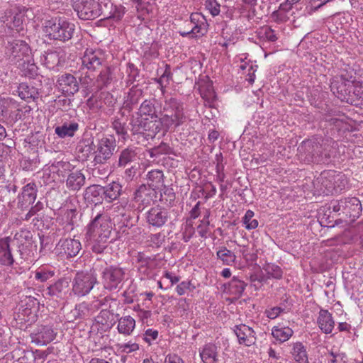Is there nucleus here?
Masks as SVG:
<instances>
[{
  "label": "nucleus",
  "mask_w": 363,
  "mask_h": 363,
  "mask_svg": "<svg viewBox=\"0 0 363 363\" xmlns=\"http://www.w3.org/2000/svg\"><path fill=\"white\" fill-rule=\"evenodd\" d=\"M186 120L183 104L175 98H170L164 101L163 113L160 118V123L164 132L174 129Z\"/></svg>",
  "instance_id": "nucleus-1"
},
{
  "label": "nucleus",
  "mask_w": 363,
  "mask_h": 363,
  "mask_svg": "<svg viewBox=\"0 0 363 363\" xmlns=\"http://www.w3.org/2000/svg\"><path fill=\"white\" fill-rule=\"evenodd\" d=\"M43 32L49 40L66 42L74 32V25L61 18H51L43 23Z\"/></svg>",
  "instance_id": "nucleus-2"
},
{
  "label": "nucleus",
  "mask_w": 363,
  "mask_h": 363,
  "mask_svg": "<svg viewBox=\"0 0 363 363\" xmlns=\"http://www.w3.org/2000/svg\"><path fill=\"white\" fill-rule=\"evenodd\" d=\"M298 152L304 155L308 162L320 163L328 162L330 153L326 150L325 145L316 138L303 140L298 147Z\"/></svg>",
  "instance_id": "nucleus-3"
},
{
  "label": "nucleus",
  "mask_w": 363,
  "mask_h": 363,
  "mask_svg": "<svg viewBox=\"0 0 363 363\" xmlns=\"http://www.w3.org/2000/svg\"><path fill=\"white\" fill-rule=\"evenodd\" d=\"M32 234L29 230H21L16 233L13 238L9 236L0 237V264L5 266H11L14 262L13 256L11 252V245H23V240H30Z\"/></svg>",
  "instance_id": "nucleus-4"
},
{
  "label": "nucleus",
  "mask_w": 363,
  "mask_h": 363,
  "mask_svg": "<svg viewBox=\"0 0 363 363\" xmlns=\"http://www.w3.org/2000/svg\"><path fill=\"white\" fill-rule=\"evenodd\" d=\"M31 50L26 41L19 39H11L6 45V55L9 60L18 66L25 67L26 60L30 58Z\"/></svg>",
  "instance_id": "nucleus-5"
},
{
  "label": "nucleus",
  "mask_w": 363,
  "mask_h": 363,
  "mask_svg": "<svg viewBox=\"0 0 363 363\" xmlns=\"http://www.w3.org/2000/svg\"><path fill=\"white\" fill-rule=\"evenodd\" d=\"M330 208L339 215H345L352 220L359 218L362 213V204L357 197H346L331 201Z\"/></svg>",
  "instance_id": "nucleus-6"
},
{
  "label": "nucleus",
  "mask_w": 363,
  "mask_h": 363,
  "mask_svg": "<svg viewBox=\"0 0 363 363\" xmlns=\"http://www.w3.org/2000/svg\"><path fill=\"white\" fill-rule=\"evenodd\" d=\"M96 283L97 278L94 272H78L72 282V292L76 296H84L91 291Z\"/></svg>",
  "instance_id": "nucleus-7"
},
{
  "label": "nucleus",
  "mask_w": 363,
  "mask_h": 363,
  "mask_svg": "<svg viewBox=\"0 0 363 363\" xmlns=\"http://www.w3.org/2000/svg\"><path fill=\"white\" fill-rule=\"evenodd\" d=\"M72 7L82 20H93L102 15L101 5L96 0H74Z\"/></svg>",
  "instance_id": "nucleus-8"
},
{
  "label": "nucleus",
  "mask_w": 363,
  "mask_h": 363,
  "mask_svg": "<svg viewBox=\"0 0 363 363\" xmlns=\"http://www.w3.org/2000/svg\"><path fill=\"white\" fill-rule=\"evenodd\" d=\"M116 148V142L113 136L104 137L100 139L94 151L93 163L96 164H104L113 155Z\"/></svg>",
  "instance_id": "nucleus-9"
},
{
  "label": "nucleus",
  "mask_w": 363,
  "mask_h": 363,
  "mask_svg": "<svg viewBox=\"0 0 363 363\" xmlns=\"http://www.w3.org/2000/svg\"><path fill=\"white\" fill-rule=\"evenodd\" d=\"M123 269L117 266L106 267L101 274L102 283L104 288L108 291L116 289L124 279Z\"/></svg>",
  "instance_id": "nucleus-10"
},
{
  "label": "nucleus",
  "mask_w": 363,
  "mask_h": 363,
  "mask_svg": "<svg viewBox=\"0 0 363 363\" xmlns=\"http://www.w3.org/2000/svg\"><path fill=\"white\" fill-rule=\"evenodd\" d=\"M157 191L151 186L140 185L134 193L133 201L138 204L137 209L143 211L157 199Z\"/></svg>",
  "instance_id": "nucleus-11"
},
{
  "label": "nucleus",
  "mask_w": 363,
  "mask_h": 363,
  "mask_svg": "<svg viewBox=\"0 0 363 363\" xmlns=\"http://www.w3.org/2000/svg\"><path fill=\"white\" fill-rule=\"evenodd\" d=\"M82 66L91 72L106 65L104 54L100 50L86 49L82 57Z\"/></svg>",
  "instance_id": "nucleus-12"
},
{
  "label": "nucleus",
  "mask_w": 363,
  "mask_h": 363,
  "mask_svg": "<svg viewBox=\"0 0 363 363\" xmlns=\"http://www.w3.org/2000/svg\"><path fill=\"white\" fill-rule=\"evenodd\" d=\"M87 235L105 236L110 238L111 225L110 221L101 214H98L87 227Z\"/></svg>",
  "instance_id": "nucleus-13"
},
{
  "label": "nucleus",
  "mask_w": 363,
  "mask_h": 363,
  "mask_svg": "<svg viewBox=\"0 0 363 363\" xmlns=\"http://www.w3.org/2000/svg\"><path fill=\"white\" fill-rule=\"evenodd\" d=\"M115 208L118 209L117 211L118 214L116 216L114 220L117 222L119 230L123 233L128 234L126 230L135 226L138 216L135 218V213L134 211L130 209H125L120 206H117Z\"/></svg>",
  "instance_id": "nucleus-14"
},
{
  "label": "nucleus",
  "mask_w": 363,
  "mask_h": 363,
  "mask_svg": "<svg viewBox=\"0 0 363 363\" xmlns=\"http://www.w3.org/2000/svg\"><path fill=\"white\" fill-rule=\"evenodd\" d=\"M57 89L67 96H74L79 90V82L70 73H62L57 79Z\"/></svg>",
  "instance_id": "nucleus-15"
},
{
  "label": "nucleus",
  "mask_w": 363,
  "mask_h": 363,
  "mask_svg": "<svg viewBox=\"0 0 363 363\" xmlns=\"http://www.w3.org/2000/svg\"><path fill=\"white\" fill-rule=\"evenodd\" d=\"M37 186L34 182L28 183L23 186L22 192L18 196L17 207L26 210L33 204L36 199Z\"/></svg>",
  "instance_id": "nucleus-16"
},
{
  "label": "nucleus",
  "mask_w": 363,
  "mask_h": 363,
  "mask_svg": "<svg viewBox=\"0 0 363 363\" xmlns=\"http://www.w3.org/2000/svg\"><path fill=\"white\" fill-rule=\"evenodd\" d=\"M57 333L49 326L41 325L36 328L30 334L32 342L37 345H45L52 342Z\"/></svg>",
  "instance_id": "nucleus-17"
},
{
  "label": "nucleus",
  "mask_w": 363,
  "mask_h": 363,
  "mask_svg": "<svg viewBox=\"0 0 363 363\" xmlns=\"http://www.w3.org/2000/svg\"><path fill=\"white\" fill-rule=\"evenodd\" d=\"M233 332L238 337L240 345L250 347L256 343L255 332L248 325L245 324L237 325L234 327Z\"/></svg>",
  "instance_id": "nucleus-18"
},
{
  "label": "nucleus",
  "mask_w": 363,
  "mask_h": 363,
  "mask_svg": "<svg viewBox=\"0 0 363 363\" xmlns=\"http://www.w3.org/2000/svg\"><path fill=\"white\" fill-rule=\"evenodd\" d=\"M168 212L166 209L155 206L151 208L146 213V220L149 225L160 228L163 226L168 220Z\"/></svg>",
  "instance_id": "nucleus-19"
},
{
  "label": "nucleus",
  "mask_w": 363,
  "mask_h": 363,
  "mask_svg": "<svg viewBox=\"0 0 363 363\" xmlns=\"http://www.w3.org/2000/svg\"><path fill=\"white\" fill-rule=\"evenodd\" d=\"M60 254H64L67 257H76L82 249L81 242L78 240L72 238L61 239L56 247Z\"/></svg>",
  "instance_id": "nucleus-20"
},
{
  "label": "nucleus",
  "mask_w": 363,
  "mask_h": 363,
  "mask_svg": "<svg viewBox=\"0 0 363 363\" xmlns=\"http://www.w3.org/2000/svg\"><path fill=\"white\" fill-rule=\"evenodd\" d=\"M113 79V69L110 66L105 65L104 68L100 71V73L97 76L90 91H95L96 93L104 88L108 87L111 84Z\"/></svg>",
  "instance_id": "nucleus-21"
},
{
  "label": "nucleus",
  "mask_w": 363,
  "mask_h": 363,
  "mask_svg": "<svg viewBox=\"0 0 363 363\" xmlns=\"http://www.w3.org/2000/svg\"><path fill=\"white\" fill-rule=\"evenodd\" d=\"M69 279L68 278H61L53 284L50 285L44 291L45 296L62 298L69 291Z\"/></svg>",
  "instance_id": "nucleus-22"
},
{
  "label": "nucleus",
  "mask_w": 363,
  "mask_h": 363,
  "mask_svg": "<svg viewBox=\"0 0 363 363\" xmlns=\"http://www.w3.org/2000/svg\"><path fill=\"white\" fill-rule=\"evenodd\" d=\"M138 148L133 146H128L123 149L118 155L117 167L125 168L128 166L136 164L138 159Z\"/></svg>",
  "instance_id": "nucleus-23"
},
{
  "label": "nucleus",
  "mask_w": 363,
  "mask_h": 363,
  "mask_svg": "<svg viewBox=\"0 0 363 363\" xmlns=\"http://www.w3.org/2000/svg\"><path fill=\"white\" fill-rule=\"evenodd\" d=\"M86 239L92 252L96 254L103 253L107 248L108 243L111 242L108 237L87 235V233H86Z\"/></svg>",
  "instance_id": "nucleus-24"
},
{
  "label": "nucleus",
  "mask_w": 363,
  "mask_h": 363,
  "mask_svg": "<svg viewBox=\"0 0 363 363\" xmlns=\"http://www.w3.org/2000/svg\"><path fill=\"white\" fill-rule=\"evenodd\" d=\"M85 176L79 170L71 172L66 180L67 188L72 191H78L85 184Z\"/></svg>",
  "instance_id": "nucleus-25"
},
{
  "label": "nucleus",
  "mask_w": 363,
  "mask_h": 363,
  "mask_svg": "<svg viewBox=\"0 0 363 363\" xmlns=\"http://www.w3.org/2000/svg\"><path fill=\"white\" fill-rule=\"evenodd\" d=\"M79 130V124L74 121H66L55 128V133L59 138L73 137Z\"/></svg>",
  "instance_id": "nucleus-26"
},
{
  "label": "nucleus",
  "mask_w": 363,
  "mask_h": 363,
  "mask_svg": "<svg viewBox=\"0 0 363 363\" xmlns=\"http://www.w3.org/2000/svg\"><path fill=\"white\" fill-rule=\"evenodd\" d=\"M343 177L344 175L335 174L334 172L329 171L323 172L318 179L322 186L326 189L330 190L332 188L335 189L337 187L336 183L338 181H344ZM337 187L342 189L340 185H337Z\"/></svg>",
  "instance_id": "nucleus-27"
},
{
  "label": "nucleus",
  "mask_w": 363,
  "mask_h": 363,
  "mask_svg": "<svg viewBox=\"0 0 363 363\" xmlns=\"http://www.w3.org/2000/svg\"><path fill=\"white\" fill-rule=\"evenodd\" d=\"M318 324L320 329L325 334L331 333L335 325L331 313L327 310L321 309L318 318Z\"/></svg>",
  "instance_id": "nucleus-28"
},
{
  "label": "nucleus",
  "mask_w": 363,
  "mask_h": 363,
  "mask_svg": "<svg viewBox=\"0 0 363 363\" xmlns=\"http://www.w3.org/2000/svg\"><path fill=\"white\" fill-rule=\"evenodd\" d=\"M18 94L21 99L30 101L38 98L39 92L38 89L27 83H21L18 86Z\"/></svg>",
  "instance_id": "nucleus-29"
},
{
  "label": "nucleus",
  "mask_w": 363,
  "mask_h": 363,
  "mask_svg": "<svg viewBox=\"0 0 363 363\" xmlns=\"http://www.w3.org/2000/svg\"><path fill=\"white\" fill-rule=\"evenodd\" d=\"M161 124L160 123V119H152L147 118V120L143 123V135L147 139H152L161 130Z\"/></svg>",
  "instance_id": "nucleus-30"
},
{
  "label": "nucleus",
  "mask_w": 363,
  "mask_h": 363,
  "mask_svg": "<svg viewBox=\"0 0 363 363\" xmlns=\"http://www.w3.org/2000/svg\"><path fill=\"white\" fill-rule=\"evenodd\" d=\"M155 99H146L140 105L137 114L140 116H149V118L157 119V111L155 107Z\"/></svg>",
  "instance_id": "nucleus-31"
},
{
  "label": "nucleus",
  "mask_w": 363,
  "mask_h": 363,
  "mask_svg": "<svg viewBox=\"0 0 363 363\" xmlns=\"http://www.w3.org/2000/svg\"><path fill=\"white\" fill-rule=\"evenodd\" d=\"M102 188L104 199L108 202L117 199L122 192V186L116 182H113L107 186H102Z\"/></svg>",
  "instance_id": "nucleus-32"
},
{
  "label": "nucleus",
  "mask_w": 363,
  "mask_h": 363,
  "mask_svg": "<svg viewBox=\"0 0 363 363\" xmlns=\"http://www.w3.org/2000/svg\"><path fill=\"white\" fill-rule=\"evenodd\" d=\"M135 328V319L130 316L126 315L120 318L118 320V331L119 333L130 335Z\"/></svg>",
  "instance_id": "nucleus-33"
},
{
  "label": "nucleus",
  "mask_w": 363,
  "mask_h": 363,
  "mask_svg": "<svg viewBox=\"0 0 363 363\" xmlns=\"http://www.w3.org/2000/svg\"><path fill=\"white\" fill-rule=\"evenodd\" d=\"M218 348L211 343L205 345L200 352V356L204 363H216L218 361Z\"/></svg>",
  "instance_id": "nucleus-34"
},
{
  "label": "nucleus",
  "mask_w": 363,
  "mask_h": 363,
  "mask_svg": "<svg viewBox=\"0 0 363 363\" xmlns=\"http://www.w3.org/2000/svg\"><path fill=\"white\" fill-rule=\"evenodd\" d=\"M103 196V188L100 185H91L86 189L85 198L92 203H101Z\"/></svg>",
  "instance_id": "nucleus-35"
},
{
  "label": "nucleus",
  "mask_w": 363,
  "mask_h": 363,
  "mask_svg": "<svg viewBox=\"0 0 363 363\" xmlns=\"http://www.w3.org/2000/svg\"><path fill=\"white\" fill-rule=\"evenodd\" d=\"M247 284L245 281L239 279L236 277H233L228 283V291L230 294L235 296L237 298H240Z\"/></svg>",
  "instance_id": "nucleus-36"
},
{
  "label": "nucleus",
  "mask_w": 363,
  "mask_h": 363,
  "mask_svg": "<svg viewBox=\"0 0 363 363\" xmlns=\"http://www.w3.org/2000/svg\"><path fill=\"white\" fill-rule=\"evenodd\" d=\"M17 106L18 102L13 99L0 96V120L7 116L10 108Z\"/></svg>",
  "instance_id": "nucleus-37"
},
{
  "label": "nucleus",
  "mask_w": 363,
  "mask_h": 363,
  "mask_svg": "<svg viewBox=\"0 0 363 363\" xmlns=\"http://www.w3.org/2000/svg\"><path fill=\"white\" fill-rule=\"evenodd\" d=\"M164 174L162 171L159 169H152L148 172L147 179L148 184L147 186H151L155 189L163 184Z\"/></svg>",
  "instance_id": "nucleus-38"
},
{
  "label": "nucleus",
  "mask_w": 363,
  "mask_h": 363,
  "mask_svg": "<svg viewBox=\"0 0 363 363\" xmlns=\"http://www.w3.org/2000/svg\"><path fill=\"white\" fill-rule=\"evenodd\" d=\"M292 354L298 363H308L306 348L301 342L294 345Z\"/></svg>",
  "instance_id": "nucleus-39"
},
{
  "label": "nucleus",
  "mask_w": 363,
  "mask_h": 363,
  "mask_svg": "<svg viewBox=\"0 0 363 363\" xmlns=\"http://www.w3.org/2000/svg\"><path fill=\"white\" fill-rule=\"evenodd\" d=\"M143 90L136 86H133L128 91L127 100H126V106L129 108V109L133 108V106L137 104L139 102V100L141 99L143 96Z\"/></svg>",
  "instance_id": "nucleus-40"
},
{
  "label": "nucleus",
  "mask_w": 363,
  "mask_h": 363,
  "mask_svg": "<svg viewBox=\"0 0 363 363\" xmlns=\"http://www.w3.org/2000/svg\"><path fill=\"white\" fill-rule=\"evenodd\" d=\"M217 257L221 259L225 265H232L235 263L236 256L232 251L228 250L225 247H221L217 252Z\"/></svg>",
  "instance_id": "nucleus-41"
},
{
  "label": "nucleus",
  "mask_w": 363,
  "mask_h": 363,
  "mask_svg": "<svg viewBox=\"0 0 363 363\" xmlns=\"http://www.w3.org/2000/svg\"><path fill=\"white\" fill-rule=\"evenodd\" d=\"M293 333V330L289 327L281 328L274 327L272 329V335L277 340L284 342L288 340L292 336Z\"/></svg>",
  "instance_id": "nucleus-42"
},
{
  "label": "nucleus",
  "mask_w": 363,
  "mask_h": 363,
  "mask_svg": "<svg viewBox=\"0 0 363 363\" xmlns=\"http://www.w3.org/2000/svg\"><path fill=\"white\" fill-rule=\"evenodd\" d=\"M147 118L140 116L138 114L136 116H132L130 120V125L133 134H143V132H144L143 123L147 120Z\"/></svg>",
  "instance_id": "nucleus-43"
},
{
  "label": "nucleus",
  "mask_w": 363,
  "mask_h": 363,
  "mask_svg": "<svg viewBox=\"0 0 363 363\" xmlns=\"http://www.w3.org/2000/svg\"><path fill=\"white\" fill-rule=\"evenodd\" d=\"M75 210H67L65 212L62 218H57L60 223H62V225H65V226H63L65 230L69 231L73 229V218L75 216Z\"/></svg>",
  "instance_id": "nucleus-44"
},
{
  "label": "nucleus",
  "mask_w": 363,
  "mask_h": 363,
  "mask_svg": "<svg viewBox=\"0 0 363 363\" xmlns=\"http://www.w3.org/2000/svg\"><path fill=\"white\" fill-rule=\"evenodd\" d=\"M150 157H158L161 155L173 154L172 148L165 143H161L159 145L148 150Z\"/></svg>",
  "instance_id": "nucleus-45"
},
{
  "label": "nucleus",
  "mask_w": 363,
  "mask_h": 363,
  "mask_svg": "<svg viewBox=\"0 0 363 363\" xmlns=\"http://www.w3.org/2000/svg\"><path fill=\"white\" fill-rule=\"evenodd\" d=\"M112 127L116 131V133L118 136H121L123 140L127 139L128 135L126 129L125 122H122L120 118H115L112 122Z\"/></svg>",
  "instance_id": "nucleus-46"
},
{
  "label": "nucleus",
  "mask_w": 363,
  "mask_h": 363,
  "mask_svg": "<svg viewBox=\"0 0 363 363\" xmlns=\"http://www.w3.org/2000/svg\"><path fill=\"white\" fill-rule=\"evenodd\" d=\"M263 269L268 274L269 277L277 279H280L282 277V269L274 264L267 263L264 266Z\"/></svg>",
  "instance_id": "nucleus-47"
},
{
  "label": "nucleus",
  "mask_w": 363,
  "mask_h": 363,
  "mask_svg": "<svg viewBox=\"0 0 363 363\" xmlns=\"http://www.w3.org/2000/svg\"><path fill=\"white\" fill-rule=\"evenodd\" d=\"M15 108L16 111L10 113V116L12 118V120L15 122L23 119L26 115L28 114L32 110V108L29 106L26 105L23 106H21L18 104V106Z\"/></svg>",
  "instance_id": "nucleus-48"
},
{
  "label": "nucleus",
  "mask_w": 363,
  "mask_h": 363,
  "mask_svg": "<svg viewBox=\"0 0 363 363\" xmlns=\"http://www.w3.org/2000/svg\"><path fill=\"white\" fill-rule=\"evenodd\" d=\"M55 276V272L44 267L39 268L35 272V279L40 282H45Z\"/></svg>",
  "instance_id": "nucleus-49"
},
{
  "label": "nucleus",
  "mask_w": 363,
  "mask_h": 363,
  "mask_svg": "<svg viewBox=\"0 0 363 363\" xmlns=\"http://www.w3.org/2000/svg\"><path fill=\"white\" fill-rule=\"evenodd\" d=\"M73 314L76 318L82 319L90 315V309L88 303L82 302L76 306L73 311Z\"/></svg>",
  "instance_id": "nucleus-50"
},
{
  "label": "nucleus",
  "mask_w": 363,
  "mask_h": 363,
  "mask_svg": "<svg viewBox=\"0 0 363 363\" xmlns=\"http://www.w3.org/2000/svg\"><path fill=\"white\" fill-rule=\"evenodd\" d=\"M254 212L251 210H247L242 218V223L247 230L255 229L258 226V221L253 219Z\"/></svg>",
  "instance_id": "nucleus-51"
},
{
  "label": "nucleus",
  "mask_w": 363,
  "mask_h": 363,
  "mask_svg": "<svg viewBox=\"0 0 363 363\" xmlns=\"http://www.w3.org/2000/svg\"><path fill=\"white\" fill-rule=\"evenodd\" d=\"M44 62L49 69L54 68L60 62L59 55L56 52H48L44 55Z\"/></svg>",
  "instance_id": "nucleus-52"
},
{
  "label": "nucleus",
  "mask_w": 363,
  "mask_h": 363,
  "mask_svg": "<svg viewBox=\"0 0 363 363\" xmlns=\"http://www.w3.org/2000/svg\"><path fill=\"white\" fill-rule=\"evenodd\" d=\"M172 78V74L171 72L170 66L166 65L165 69L162 76L157 79V82L160 85L161 89L163 91L164 87L169 84V81Z\"/></svg>",
  "instance_id": "nucleus-53"
},
{
  "label": "nucleus",
  "mask_w": 363,
  "mask_h": 363,
  "mask_svg": "<svg viewBox=\"0 0 363 363\" xmlns=\"http://www.w3.org/2000/svg\"><path fill=\"white\" fill-rule=\"evenodd\" d=\"M205 6L213 16H217L220 12V4L217 0H206Z\"/></svg>",
  "instance_id": "nucleus-54"
},
{
  "label": "nucleus",
  "mask_w": 363,
  "mask_h": 363,
  "mask_svg": "<svg viewBox=\"0 0 363 363\" xmlns=\"http://www.w3.org/2000/svg\"><path fill=\"white\" fill-rule=\"evenodd\" d=\"M209 215L204 216L201 223L198 225L197 230L201 238H206L208 233L209 220H208Z\"/></svg>",
  "instance_id": "nucleus-55"
},
{
  "label": "nucleus",
  "mask_w": 363,
  "mask_h": 363,
  "mask_svg": "<svg viewBox=\"0 0 363 363\" xmlns=\"http://www.w3.org/2000/svg\"><path fill=\"white\" fill-rule=\"evenodd\" d=\"M175 199V194L172 189H166L163 193L160 194V200L169 204Z\"/></svg>",
  "instance_id": "nucleus-56"
},
{
  "label": "nucleus",
  "mask_w": 363,
  "mask_h": 363,
  "mask_svg": "<svg viewBox=\"0 0 363 363\" xmlns=\"http://www.w3.org/2000/svg\"><path fill=\"white\" fill-rule=\"evenodd\" d=\"M207 30L204 23L199 24L195 23L191 28L192 33V38L197 37L198 35H204Z\"/></svg>",
  "instance_id": "nucleus-57"
},
{
  "label": "nucleus",
  "mask_w": 363,
  "mask_h": 363,
  "mask_svg": "<svg viewBox=\"0 0 363 363\" xmlns=\"http://www.w3.org/2000/svg\"><path fill=\"white\" fill-rule=\"evenodd\" d=\"M43 203L40 201H38L35 206H32L29 211L25 216V220H29L30 218L41 211L43 208Z\"/></svg>",
  "instance_id": "nucleus-58"
},
{
  "label": "nucleus",
  "mask_w": 363,
  "mask_h": 363,
  "mask_svg": "<svg viewBox=\"0 0 363 363\" xmlns=\"http://www.w3.org/2000/svg\"><path fill=\"white\" fill-rule=\"evenodd\" d=\"M137 170H138V169L135 164L128 166V167H126V169L124 171L123 177L126 181H131L135 176V174L137 173Z\"/></svg>",
  "instance_id": "nucleus-59"
},
{
  "label": "nucleus",
  "mask_w": 363,
  "mask_h": 363,
  "mask_svg": "<svg viewBox=\"0 0 363 363\" xmlns=\"http://www.w3.org/2000/svg\"><path fill=\"white\" fill-rule=\"evenodd\" d=\"M24 70L28 69L25 72V75H28L29 77H33L36 74L37 67L33 63H30V58L26 60L25 67L21 66Z\"/></svg>",
  "instance_id": "nucleus-60"
},
{
  "label": "nucleus",
  "mask_w": 363,
  "mask_h": 363,
  "mask_svg": "<svg viewBox=\"0 0 363 363\" xmlns=\"http://www.w3.org/2000/svg\"><path fill=\"white\" fill-rule=\"evenodd\" d=\"M111 316H112V315L108 311L102 310L101 311L99 315L96 317V321L98 323H100L104 325H108V320Z\"/></svg>",
  "instance_id": "nucleus-61"
},
{
  "label": "nucleus",
  "mask_w": 363,
  "mask_h": 363,
  "mask_svg": "<svg viewBox=\"0 0 363 363\" xmlns=\"http://www.w3.org/2000/svg\"><path fill=\"white\" fill-rule=\"evenodd\" d=\"M143 336L144 340L150 345L152 340H155L157 338L158 331L156 330L147 329L144 333Z\"/></svg>",
  "instance_id": "nucleus-62"
},
{
  "label": "nucleus",
  "mask_w": 363,
  "mask_h": 363,
  "mask_svg": "<svg viewBox=\"0 0 363 363\" xmlns=\"http://www.w3.org/2000/svg\"><path fill=\"white\" fill-rule=\"evenodd\" d=\"M283 311V308L276 306L270 309L266 310L265 314L267 318L270 319H274Z\"/></svg>",
  "instance_id": "nucleus-63"
},
{
  "label": "nucleus",
  "mask_w": 363,
  "mask_h": 363,
  "mask_svg": "<svg viewBox=\"0 0 363 363\" xmlns=\"http://www.w3.org/2000/svg\"><path fill=\"white\" fill-rule=\"evenodd\" d=\"M329 354L331 357V359H329V363H344L345 362L344 359L345 355L344 354L334 353L331 351Z\"/></svg>",
  "instance_id": "nucleus-64"
}]
</instances>
